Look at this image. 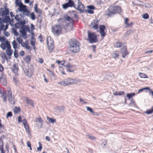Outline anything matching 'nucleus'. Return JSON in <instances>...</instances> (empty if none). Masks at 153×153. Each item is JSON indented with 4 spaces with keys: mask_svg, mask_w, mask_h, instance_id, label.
Listing matches in <instances>:
<instances>
[{
    "mask_svg": "<svg viewBox=\"0 0 153 153\" xmlns=\"http://www.w3.org/2000/svg\"><path fill=\"white\" fill-rule=\"evenodd\" d=\"M69 50L74 53H79L80 51V44L75 39H71L69 42Z\"/></svg>",
    "mask_w": 153,
    "mask_h": 153,
    "instance_id": "f257e3e1",
    "label": "nucleus"
},
{
    "mask_svg": "<svg viewBox=\"0 0 153 153\" xmlns=\"http://www.w3.org/2000/svg\"><path fill=\"white\" fill-rule=\"evenodd\" d=\"M121 11V7L118 6H111L107 10L105 15L109 17H112L116 13H119Z\"/></svg>",
    "mask_w": 153,
    "mask_h": 153,
    "instance_id": "f03ea898",
    "label": "nucleus"
},
{
    "mask_svg": "<svg viewBox=\"0 0 153 153\" xmlns=\"http://www.w3.org/2000/svg\"><path fill=\"white\" fill-rule=\"evenodd\" d=\"M88 40L91 43H94L97 42V36L94 32H91L90 30L88 31Z\"/></svg>",
    "mask_w": 153,
    "mask_h": 153,
    "instance_id": "7ed1b4c3",
    "label": "nucleus"
},
{
    "mask_svg": "<svg viewBox=\"0 0 153 153\" xmlns=\"http://www.w3.org/2000/svg\"><path fill=\"white\" fill-rule=\"evenodd\" d=\"M65 26L64 24L56 25L52 27V32L54 34L59 35L61 33L62 27Z\"/></svg>",
    "mask_w": 153,
    "mask_h": 153,
    "instance_id": "20e7f679",
    "label": "nucleus"
},
{
    "mask_svg": "<svg viewBox=\"0 0 153 153\" xmlns=\"http://www.w3.org/2000/svg\"><path fill=\"white\" fill-rule=\"evenodd\" d=\"M47 44L50 52L53 51L54 48V42L51 37L48 36L47 38Z\"/></svg>",
    "mask_w": 153,
    "mask_h": 153,
    "instance_id": "39448f33",
    "label": "nucleus"
},
{
    "mask_svg": "<svg viewBox=\"0 0 153 153\" xmlns=\"http://www.w3.org/2000/svg\"><path fill=\"white\" fill-rule=\"evenodd\" d=\"M77 3V6L76 7L74 6V8L79 12V13H84L85 10L84 5L79 0H78Z\"/></svg>",
    "mask_w": 153,
    "mask_h": 153,
    "instance_id": "423d86ee",
    "label": "nucleus"
},
{
    "mask_svg": "<svg viewBox=\"0 0 153 153\" xmlns=\"http://www.w3.org/2000/svg\"><path fill=\"white\" fill-rule=\"evenodd\" d=\"M24 72L29 77H31L33 74L34 69L33 67H30L27 69L24 70Z\"/></svg>",
    "mask_w": 153,
    "mask_h": 153,
    "instance_id": "0eeeda50",
    "label": "nucleus"
},
{
    "mask_svg": "<svg viewBox=\"0 0 153 153\" xmlns=\"http://www.w3.org/2000/svg\"><path fill=\"white\" fill-rule=\"evenodd\" d=\"M64 67L66 68L67 71L71 72H73L76 68L75 65H72L69 62L64 65Z\"/></svg>",
    "mask_w": 153,
    "mask_h": 153,
    "instance_id": "6e6552de",
    "label": "nucleus"
},
{
    "mask_svg": "<svg viewBox=\"0 0 153 153\" xmlns=\"http://www.w3.org/2000/svg\"><path fill=\"white\" fill-rule=\"evenodd\" d=\"M8 92L7 96L8 98V100L11 104L14 105L15 104L14 97V96H12V92L10 91H8Z\"/></svg>",
    "mask_w": 153,
    "mask_h": 153,
    "instance_id": "1a4fd4ad",
    "label": "nucleus"
},
{
    "mask_svg": "<svg viewBox=\"0 0 153 153\" xmlns=\"http://www.w3.org/2000/svg\"><path fill=\"white\" fill-rule=\"evenodd\" d=\"M65 19L68 21L69 22L71 23H73L74 22V20L70 17L67 16L65 17V19L62 18H59L58 19V21L60 22L61 21L63 23L62 24H64L65 26L66 25V23L65 22Z\"/></svg>",
    "mask_w": 153,
    "mask_h": 153,
    "instance_id": "9d476101",
    "label": "nucleus"
},
{
    "mask_svg": "<svg viewBox=\"0 0 153 153\" xmlns=\"http://www.w3.org/2000/svg\"><path fill=\"white\" fill-rule=\"evenodd\" d=\"M74 2L71 0H69L67 3L65 4L62 5L63 8L65 9H66L69 7H72L75 6Z\"/></svg>",
    "mask_w": 153,
    "mask_h": 153,
    "instance_id": "9b49d317",
    "label": "nucleus"
},
{
    "mask_svg": "<svg viewBox=\"0 0 153 153\" xmlns=\"http://www.w3.org/2000/svg\"><path fill=\"white\" fill-rule=\"evenodd\" d=\"M22 122L26 132L28 135L30 134L29 127L26 120L25 119H23L22 120Z\"/></svg>",
    "mask_w": 153,
    "mask_h": 153,
    "instance_id": "f8f14e48",
    "label": "nucleus"
},
{
    "mask_svg": "<svg viewBox=\"0 0 153 153\" xmlns=\"http://www.w3.org/2000/svg\"><path fill=\"white\" fill-rule=\"evenodd\" d=\"M0 82L3 86H6L7 85V79L3 76L2 73H1V75H0Z\"/></svg>",
    "mask_w": 153,
    "mask_h": 153,
    "instance_id": "ddd939ff",
    "label": "nucleus"
},
{
    "mask_svg": "<svg viewBox=\"0 0 153 153\" xmlns=\"http://www.w3.org/2000/svg\"><path fill=\"white\" fill-rule=\"evenodd\" d=\"M121 52L122 53V57L123 58H125L126 56L129 53L127 51V47L125 46H123L121 49Z\"/></svg>",
    "mask_w": 153,
    "mask_h": 153,
    "instance_id": "4468645a",
    "label": "nucleus"
},
{
    "mask_svg": "<svg viewBox=\"0 0 153 153\" xmlns=\"http://www.w3.org/2000/svg\"><path fill=\"white\" fill-rule=\"evenodd\" d=\"M105 27L104 25H100L99 26V28L100 30V32L101 34L102 37L103 38L105 35V33L104 30L105 29Z\"/></svg>",
    "mask_w": 153,
    "mask_h": 153,
    "instance_id": "2eb2a0df",
    "label": "nucleus"
},
{
    "mask_svg": "<svg viewBox=\"0 0 153 153\" xmlns=\"http://www.w3.org/2000/svg\"><path fill=\"white\" fill-rule=\"evenodd\" d=\"M12 69L13 72L15 74V75H17L18 71L19 70V67L18 65L16 64H14L13 65Z\"/></svg>",
    "mask_w": 153,
    "mask_h": 153,
    "instance_id": "dca6fc26",
    "label": "nucleus"
},
{
    "mask_svg": "<svg viewBox=\"0 0 153 153\" xmlns=\"http://www.w3.org/2000/svg\"><path fill=\"white\" fill-rule=\"evenodd\" d=\"M20 44L22 47L25 48L26 49L30 51L31 50L30 47L28 45L27 40L25 41V42H22Z\"/></svg>",
    "mask_w": 153,
    "mask_h": 153,
    "instance_id": "f3484780",
    "label": "nucleus"
},
{
    "mask_svg": "<svg viewBox=\"0 0 153 153\" xmlns=\"http://www.w3.org/2000/svg\"><path fill=\"white\" fill-rule=\"evenodd\" d=\"M98 22L97 20H94V22L91 23V25L92 27L93 28L96 30L98 28Z\"/></svg>",
    "mask_w": 153,
    "mask_h": 153,
    "instance_id": "a211bd4d",
    "label": "nucleus"
},
{
    "mask_svg": "<svg viewBox=\"0 0 153 153\" xmlns=\"http://www.w3.org/2000/svg\"><path fill=\"white\" fill-rule=\"evenodd\" d=\"M55 109L57 111L59 112H61L64 111L65 107L63 105L60 106H56L55 107Z\"/></svg>",
    "mask_w": 153,
    "mask_h": 153,
    "instance_id": "6ab92c4d",
    "label": "nucleus"
},
{
    "mask_svg": "<svg viewBox=\"0 0 153 153\" xmlns=\"http://www.w3.org/2000/svg\"><path fill=\"white\" fill-rule=\"evenodd\" d=\"M65 80L67 85L72 84L74 82L73 80L71 78L67 79Z\"/></svg>",
    "mask_w": 153,
    "mask_h": 153,
    "instance_id": "aec40b11",
    "label": "nucleus"
},
{
    "mask_svg": "<svg viewBox=\"0 0 153 153\" xmlns=\"http://www.w3.org/2000/svg\"><path fill=\"white\" fill-rule=\"evenodd\" d=\"M25 100L27 103L30 104L32 106H33V102L31 100L29 99L28 97H26Z\"/></svg>",
    "mask_w": 153,
    "mask_h": 153,
    "instance_id": "412c9836",
    "label": "nucleus"
},
{
    "mask_svg": "<svg viewBox=\"0 0 153 153\" xmlns=\"http://www.w3.org/2000/svg\"><path fill=\"white\" fill-rule=\"evenodd\" d=\"M9 10L8 9L6 8L5 10H4L2 11V16H4L9 15Z\"/></svg>",
    "mask_w": 153,
    "mask_h": 153,
    "instance_id": "4be33fe9",
    "label": "nucleus"
},
{
    "mask_svg": "<svg viewBox=\"0 0 153 153\" xmlns=\"http://www.w3.org/2000/svg\"><path fill=\"white\" fill-rule=\"evenodd\" d=\"M19 8L18 9L19 11L20 12H23L27 8L26 6L22 4L19 7Z\"/></svg>",
    "mask_w": 153,
    "mask_h": 153,
    "instance_id": "5701e85b",
    "label": "nucleus"
},
{
    "mask_svg": "<svg viewBox=\"0 0 153 153\" xmlns=\"http://www.w3.org/2000/svg\"><path fill=\"white\" fill-rule=\"evenodd\" d=\"M31 59V58L30 56L29 55H27L24 59V60L26 63H29L30 62Z\"/></svg>",
    "mask_w": 153,
    "mask_h": 153,
    "instance_id": "b1692460",
    "label": "nucleus"
},
{
    "mask_svg": "<svg viewBox=\"0 0 153 153\" xmlns=\"http://www.w3.org/2000/svg\"><path fill=\"white\" fill-rule=\"evenodd\" d=\"M56 62L59 65H60L59 67L60 68H62V66H61L60 65H61L62 66H63L64 67V65L65 64V61H60V60H56Z\"/></svg>",
    "mask_w": 153,
    "mask_h": 153,
    "instance_id": "393cba45",
    "label": "nucleus"
},
{
    "mask_svg": "<svg viewBox=\"0 0 153 153\" xmlns=\"http://www.w3.org/2000/svg\"><path fill=\"white\" fill-rule=\"evenodd\" d=\"M22 12H23V15L28 16L30 15V11L27 10V8Z\"/></svg>",
    "mask_w": 153,
    "mask_h": 153,
    "instance_id": "a878e982",
    "label": "nucleus"
},
{
    "mask_svg": "<svg viewBox=\"0 0 153 153\" xmlns=\"http://www.w3.org/2000/svg\"><path fill=\"white\" fill-rule=\"evenodd\" d=\"M2 17L5 21V23H6L10 21V18L9 15L4 16H2Z\"/></svg>",
    "mask_w": 153,
    "mask_h": 153,
    "instance_id": "bb28decb",
    "label": "nucleus"
},
{
    "mask_svg": "<svg viewBox=\"0 0 153 153\" xmlns=\"http://www.w3.org/2000/svg\"><path fill=\"white\" fill-rule=\"evenodd\" d=\"M86 108H87V110L90 111L93 114L95 115V113H97L94 111L91 108L88 106H86Z\"/></svg>",
    "mask_w": 153,
    "mask_h": 153,
    "instance_id": "cd10ccee",
    "label": "nucleus"
},
{
    "mask_svg": "<svg viewBox=\"0 0 153 153\" xmlns=\"http://www.w3.org/2000/svg\"><path fill=\"white\" fill-rule=\"evenodd\" d=\"M153 112V106L151 107L150 109H148L146 110L145 113L149 114H152Z\"/></svg>",
    "mask_w": 153,
    "mask_h": 153,
    "instance_id": "c85d7f7f",
    "label": "nucleus"
},
{
    "mask_svg": "<svg viewBox=\"0 0 153 153\" xmlns=\"http://www.w3.org/2000/svg\"><path fill=\"white\" fill-rule=\"evenodd\" d=\"M47 120L48 121L49 123H53L56 122V120L55 119H53V118H51L48 117H47Z\"/></svg>",
    "mask_w": 153,
    "mask_h": 153,
    "instance_id": "c756f323",
    "label": "nucleus"
},
{
    "mask_svg": "<svg viewBox=\"0 0 153 153\" xmlns=\"http://www.w3.org/2000/svg\"><path fill=\"white\" fill-rule=\"evenodd\" d=\"M135 95V94L134 93H131L127 94L126 96L128 97V99H129L132 97H134Z\"/></svg>",
    "mask_w": 153,
    "mask_h": 153,
    "instance_id": "7c9ffc66",
    "label": "nucleus"
},
{
    "mask_svg": "<svg viewBox=\"0 0 153 153\" xmlns=\"http://www.w3.org/2000/svg\"><path fill=\"white\" fill-rule=\"evenodd\" d=\"M139 76L141 78H148L147 75L146 74L143 73H140L139 74Z\"/></svg>",
    "mask_w": 153,
    "mask_h": 153,
    "instance_id": "2f4dec72",
    "label": "nucleus"
},
{
    "mask_svg": "<svg viewBox=\"0 0 153 153\" xmlns=\"http://www.w3.org/2000/svg\"><path fill=\"white\" fill-rule=\"evenodd\" d=\"M7 54L9 56H11L13 53V50L11 49H7L6 51Z\"/></svg>",
    "mask_w": 153,
    "mask_h": 153,
    "instance_id": "473e14b6",
    "label": "nucleus"
},
{
    "mask_svg": "<svg viewBox=\"0 0 153 153\" xmlns=\"http://www.w3.org/2000/svg\"><path fill=\"white\" fill-rule=\"evenodd\" d=\"M12 45L14 49H16L17 48V43L16 40H13L12 42Z\"/></svg>",
    "mask_w": 153,
    "mask_h": 153,
    "instance_id": "72a5a7b5",
    "label": "nucleus"
},
{
    "mask_svg": "<svg viewBox=\"0 0 153 153\" xmlns=\"http://www.w3.org/2000/svg\"><path fill=\"white\" fill-rule=\"evenodd\" d=\"M5 23V21L3 19L0 18V24L1 25V29L3 28V27L4 26V25L3 24V23Z\"/></svg>",
    "mask_w": 153,
    "mask_h": 153,
    "instance_id": "f704fd0d",
    "label": "nucleus"
},
{
    "mask_svg": "<svg viewBox=\"0 0 153 153\" xmlns=\"http://www.w3.org/2000/svg\"><path fill=\"white\" fill-rule=\"evenodd\" d=\"M119 56V52L118 51H115L112 54V56L114 58H117Z\"/></svg>",
    "mask_w": 153,
    "mask_h": 153,
    "instance_id": "c9c22d12",
    "label": "nucleus"
},
{
    "mask_svg": "<svg viewBox=\"0 0 153 153\" xmlns=\"http://www.w3.org/2000/svg\"><path fill=\"white\" fill-rule=\"evenodd\" d=\"M13 111L15 114H16L19 112L21 110V109L17 107H15L13 109Z\"/></svg>",
    "mask_w": 153,
    "mask_h": 153,
    "instance_id": "e433bc0d",
    "label": "nucleus"
},
{
    "mask_svg": "<svg viewBox=\"0 0 153 153\" xmlns=\"http://www.w3.org/2000/svg\"><path fill=\"white\" fill-rule=\"evenodd\" d=\"M145 90H151L149 87L145 88L142 89H140L138 91V93H139Z\"/></svg>",
    "mask_w": 153,
    "mask_h": 153,
    "instance_id": "4c0bfd02",
    "label": "nucleus"
},
{
    "mask_svg": "<svg viewBox=\"0 0 153 153\" xmlns=\"http://www.w3.org/2000/svg\"><path fill=\"white\" fill-rule=\"evenodd\" d=\"M134 32L133 30L130 29L128 30L125 33L126 36L129 35L132 33Z\"/></svg>",
    "mask_w": 153,
    "mask_h": 153,
    "instance_id": "58836bf2",
    "label": "nucleus"
},
{
    "mask_svg": "<svg viewBox=\"0 0 153 153\" xmlns=\"http://www.w3.org/2000/svg\"><path fill=\"white\" fill-rule=\"evenodd\" d=\"M122 44L121 42H117L115 44L114 46L116 48H119L121 47L122 46Z\"/></svg>",
    "mask_w": 153,
    "mask_h": 153,
    "instance_id": "ea45409f",
    "label": "nucleus"
},
{
    "mask_svg": "<svg viewBox=\"0 0 153 153\" xmlns=\"http://www.w3.org/2000/svg\"><path fill=\"white\" fill-rule=\"evenodd\" d=\"M86 137L87 138H88L91 140H95L96 138L95 137L92 136L90 135H86Z\"/></svg>",
    "mask_w": 153,
    "mask_h": 153,
    "instance_id": "a19ab883",
    "label": "nucleus"
},
{
    "mask_svg": "<svg viewBox=\"0 0 153 153\" xmlns=\"http://www.w3.org/2000/svg\"><path fill=\"white\" fill-rule=\"evenodd\" d=\"M20 32H21V33L23 36H26V33L25 30H22L20 29Z\"/></svg>",
    "mask_w": 153,
    "mask_h": 153,
    "instance_id": "79ce46f5",
    "label": "nucleus"
},
{
    "mask_svg": "<svg viewBox=\"0 0 153 153\" xmlns=\"http://www.w3.org/2000/svg\"><path fill=\"white\" fill-rule=\"evenodd\" d=\"M16 5H17L19 7L23 4L21 2V0H16Z\"/></svg>",
    "mask_w": 153,
    "mask_h": 153,
    "instance_id": "37998d69",
    "label": "nucleus"
},
{
    "mask_svg": "<svg viewBox=\"0 0 153 153\" xmlns=\"http://www.w3.org/2000/svg\"><path fill=\"white\" fill-rule=\"evenodd\" d=\"M5 45L7 49H10L11 48V46L10 44V42L8 41H7L5 42Z\"/></svg>",
    "mask_w": 153,
    "mask_h": 153,
    "instance_id": "c03bdc74",
    "label": "nucleus"
},
{
    "mask_svg": "<svg viewBox=\"0 0 153 153\" xmlns=\"http://www.w3.org/2000/svg\"><path fill=\"white\" fill-rule=\"evenodd\" d=\"M16 28H21L22 27L21 25L19 22H18L16 23L15 25Z\"/></svg>",
    "mask_w": 153,
    "mask_h": 153,
    "instance_id": "a18cd8bd",
    "label": "nucleus"
},
{
    "mask_svg": "<svg viewBox=\"0 0 153 153\" xmlns=\"http://www.w3.org/2000/svg\"><path fill=\"white\" fill-rule=\"evenodd\" d=\"M130 104L131 106H133L134 107H136L137 105L136 104L134 101L133 100V99H131V101Z\"/></svg>",
    "mask_w": 153,
    "mask_h": 153,
    "instance_id": "49530a36",
    "label": "nucleus"
},
{
    "mask_svg": "<svg viewBox=\"0 0 153 153\" xmlns=\"http://www.w3.org/2000/svg\"><path fill=\"white\" fill-rule=\"evenodd\" d=\"M12 31L14 34V35L16 36H18L19 35V33L17 32L16 30L14 28H13L12 29Z\"/></svg>",
    "mask_w": 153,
    "mask_h": 153,
    "instance_id": "de8ad7c7",
    "label": "nucleus"
},
{
    "mask_svg": "<svg viewBox=\"0 0 153 153\" xmlns=\"http://www.w3.org/2000/svg\"><path fill=\"white\" fill-rule=\"evenodd\" d=\"M142 18L145 19H147L149 18V15L147 13H145L142 16Z\"/></svg>",
    "mask_w": 153,
    "mask_h": 153,
    "instance_id": "09e8293b",
    "label": "nucleus"
},
{
    "mask_svg": "<svg viewBox=\"0 0 153 153\" xmlns=\"http://www.w3.org/2000/svg\"><path fill=\"white\" fill-rule=\"evenodd\" d=\"M84 12L90 14H93L94 13L93 11L91 10L88 9L87 10H85Z\"/></svg>",
    "mask_w": 153,
    "mask_h": 153,
    "instance_id": "8fccbe9b",
    "label": "nucleus"
},
{
    "mask_svg": "<svg viewBox=\"0 0 153 153\" xmlns=\"http://www.w3.org/2000/svg\"><path fill=\"white\" fill-rule=\"evenodd\" d=\"M37 120H38V121L39 123H41V124L40 125V128L42 127V125H43V124H42L43 120L40 117H39V118H38Z\"/></svg>",
    "mask_w": 153,
    "mask_h": 153,
    "instance_id": "3c124183",
    "label": "nucleus"
},
{
    "mask_svg": "<svg viewBox=\"0 0 153 153\" xmlns=\"http://www.w3.org/2000/svg\"><path fill=\"white\" fill-rule=\"evenodd\" d=\"M14 57L17 58L18 57V52L16 49H15L14 52Z\"/></svg>",
    "mask_w": 153,
    "mask_h": 153,
    "instance_id": "603ef678",
    "label": "nucleus"
},
{
    "mask_svg": "<svg viewBox=\"0 0 153 153\" xmlns=\"http://www.w3.org/2000/svg\"><path fill=\"white\" fill-rule=\"evenodd\" d=\"M16 40L19 44H21L23 42L22 39L19 37L17 38Z\"/></svg>",
    "mask_w": 153,
    "mask_h": 153,
    "instance_id": "864d4df0",
    "label": "nucleus"
},
{
    "mask_svg": "<svg viewBox=\"0 0 153 153\" xmlns=\"http://www.w3.org/2000/svg\"><path fill=\"white\" fill-rule=\"evenodd\" d=\"M31 18L33 20H34L35 19V16L34 13H31L30 14Z\"/></svg>",
    "mask_w": 153,
    "mask_h": 153,
    "instance_id": "5fc2aeb1",
    "label": "nucleus"
},
{
    "mask_svg": "<svg viewBox=\"0 0 153 153\" xmlns=\"http://www.w3.org/2000/svg\"><path fill=\"white\" fill-rule=\"evenodd\" d=\"M39 148H37V150H38V151H41L42 149V145L41 144V143L40 142H39Z\"/></svg>",
    "mask_w": 153,
    "mask_h": 153,
    "instance_id": "6e6d98bb",
    "label": "nucleus"
},
{
    "mask_svg": "<svg viewBox=\"0 0 153 153\" xmlns=\"http://www.w3.org/2000/svg\"><path fill=\"white\" fill-rule=\"evenodd\" d=\"M29 29V28H28L27 26H26L25 25H24L20 29L22 30H25L26 31V30L28 29Z\"/></svg>",
    "mask_w": 153,
    "mask_h": 153,
    "instance_id": "4d7b16f0",
    "label": "nucleus"
},
{
    "mask_svg": "<svg viewBox=\"0 0 153 153\" xmlns=\"http://www.w3.org/2000/svg\"><path fill=\"white\" fill-rule=\"evenodd\" d=\"M87 7L89 10H94L95 9V7L93 5H88L87 6Z\"/></svg>",
    "mask_w": 153,
    "mask_h": 153,
    "instance_id": "13d9d810",
    "label": "nucleus"
},
{
    "mask_svg": "<svg viewBox=\"0 0 153 153\" xmlns=\"http://www.w3.org/2000/svg\"><path fill=\"white\" fill-rule=\"evenodd\" d=\"M1 48L4 50H5L6 48L5 43H2L1 45Z\"/></svg>",
    "mask_w": 153,
    "mask_h": 153,
    "instance_id": "bf43d9fd",
    "label": "nucleus"
},
{
    "mask_svg": "<svg viewBox=\"0 0 153 153\" xmlns=\"http://www.w3.org/2000/svg\"><path fill=\"white\" fill-rule=\"evenodd\" d=\"M12 114L11 112H9L6 115V117L7 118L8 117H12Z\"/></svg>",
    "mask_w": 153,
    "mask_h": 153,
    "instance_id": "052dcab7",
    "label": "nucleus"
},
{
    "mask_svg": "<svg viewBox=\"0 0 153 153\" xmlns=\"http://www.w3.org/2000/svg\"><path fill=\"white\" fill-rule=\"evenodd\" d=\"M19 22L20 23L21 25L22 26L25 25V21H20H20Z\"/></svg>",
    "mask_w": 153,
    "mask_h": 153,
    "instance_id": "680f3d73",
    "label": "nucleus"
},
{
    "mask_svg": "<svg viewBox=\"0 0 153 153\" xmlns=\"http://www.w3.org/2000/svg\"><path fill=\"white\" fill-rule=\"evenodd\" d=\"M15 19L17 21H20V18H19V16L18 14L16 15L15 17Z\"/></svg>",
    "mask_w": 153,
    "mask_h": 153,
    "instance_id": "e2e57ef3",
    "label": "nucleus"
},
{
    "mask_svg": "<svg viewBox=\"0 0 153 153\" xmlns=\"http://www.w3.org/2000/svg\"><path fill=\"white\" fill-rule=\"evenodd\" d=\"M79 101L80 102H82L84 104H86L87 103V102L81 98H79Z\"/></svg>",
    "mask_w": 153,
    "mask_h": 153,
    "instance_id": "0e129e2a",
    "label": "nucleus"
},
{
    "mask_svg": "<svg viewBox=\"0 0 153 153\" xmlns=\"http://www.w3.org/2000/svg\"><path fill=\"white\" fill-rule=\"evenodd\" d=\"M22 121V118L21 116H19L18 117V123H20Z\"/></svg>",
    "mask_w": 153,
    "mask_h": 153,
    "instance_id": "69168bd1",
    "label": "nucleus"
},
{
    "mask_svg": "<svg viewBox=\"0 0 153 153\" xmlns=\"http://www.w3.org/2000/svg\"><path fill=\"white\" fill-rule=\"evenodd\" d=\"M4 70V69L3 66L0 63V71L2 72Z\"/></svg>",
    "mask_w": 153,
    "mask_h": 153,
    "instance_id": "338daca9",
    "label": "nucleus"
},
{
    "mask_svg": "<svg viewBox=\"0 0 153 153\" xmlns=\"http://www.w3.org/2000/svg\"><path fill=\"white\" fill-rule=\"evenodd\" d=\"M5 138V136L4 134H2L1 135L0 137V140L3 141V139Z\"/></svg>",
    "mask_w": 153,
    "mask_h": 153,
    "instance_id": "774afa93",
    "label": "nucleus"
}]
</instances>
